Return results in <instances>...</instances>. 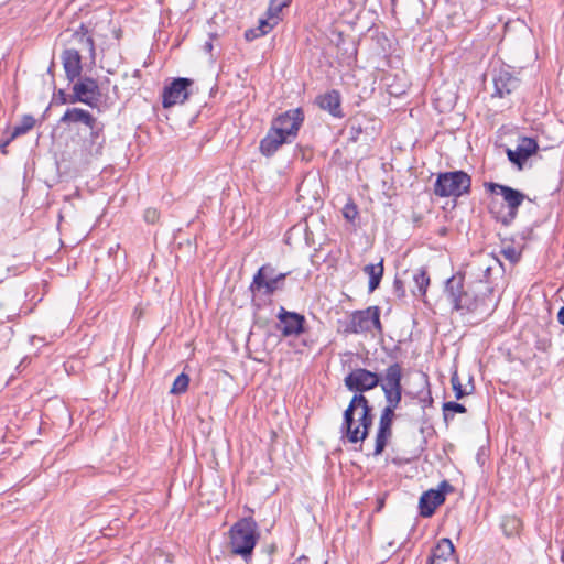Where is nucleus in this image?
<instances>
[{"label": "nucleus", "instance_id": "obj_1", "mask_svg": "<svg viewBox=\"0 0 564 564\" xmlns=\"http://www.w3.org/2000/svg\"><path fill=\"white\" fill-rule=\"evenodd\" d=\"M372 408L364 394H355L344 411L340 426L341 437L349 443L362 442L367 438L372 425Z\"/></svg>", "mask_w": 564, "mask_h": 564}, {"label": "nucleus", "instance_id": "obj_2", "mask_svg": "<svg viewBox=\"0 0 564 564\" xmlns=\"http://www.w3.org/2000/svg\"><path fill=\"white\" fill-rule=\"evenodd\" d=\"M485 188L491 194L500 195L506 203L499 210H495L496 200H491L490 212L495 215L497 221L503 226H510L517 218L518 209L525 199V195L508 185H502L494 182L485 183Z\"/></svg>", "mask_w": 564, "mask_h": 564}, {"label": "nucleus", "instance_id": "obj_3", "mask_svg": "<svg viewBox=\"0 0 564 564\" xmlns=\"http://www.w3.org/2000/svg\"><path fill=\"white\" fill-rule=\"evenodd\" d=\"M229 534L231 552L245 561L250 560L259 539L257 522L252 518H242L230 528Z\"/></svg>", "mask_w": 564, "mask_h": 564}, {"label": "nucleus", "instance_id": "obj_4", "mask_svg": "<svg viewBox=\"0 0 564 564\" xmlns=\"http://www.w3.org/2000/svg\"><path fill=\"white\" fill-rule=\"evenodd\" d=\"M289 274L290 272L276 273L271 263H265L253 275L249 290L254 296H272L284 289V281Z\"/></svg>", "mask_w": 564, "mask_h": 564}, {"label": "nucleus", "instance_id": "obj_5", "mask_svg": "<svg viewBox=\"0 0 564 564\" xmlns=\"http://www.w3.org/2000/svg\"><path fill=\"white\" fill-rule=\"evenodd\" d=\"M471 177L464 171L440 173L434 184L438 197H460L470 193Z\"/></svg>", "mask_w": 564, "mask_h": 564}, {"label": "nucleus", "instance_id": "obj_6", "mask_svg": "<svg viewBox=\"0 0 564 564\" xmlns=\"http://www.w3.org/2000/svg\"><path fill=\"white\" fill-rule=\"evenodd\" d=\"M402 367L399 362L391 364L382 375L381 389L384 393L387 405L395 411L402 400Z\"/></svg>", "mask_w": 564, "mask_h": 564}, {"label": "nucleus", "instance_id": "obj_7", "mask_svg": "<svg viewBox=\"0 0 564 564\" xmlns=\"http://www.w3.org/2000/svg\"><path fill=\"white\" fill-rule=\"evenodd\" d=\"M372 328L382 332L380 322V308L378 306H369L366 310L355 311L346 327L347 333L360 334L370 332Z\"/></svg>", "mask_w": 564, "mask_h": 564}, {"label": "nucleus", "instance_id": "obj_8", "mask_svg": "<svg viewBox=\"0 0 564 564\" xmlns=\"http://www.w3.org/2000/svg\"><path fill=\"white\" fill-rule=\"evenodd\" d=\"M100 99V88L91 77L79 78L73 85L72 94L68 96L69 104L83 102L91 108L97 107Z\"/></svg>", "mask_w": 564, "mask_h": 564}, {"label": "nucleus", "instance_id": "obj_9", "mask_svg": "<svg viewBox=\"0 0 564 564\" xmlns=\"http://www.w3.org/2000/svg\"><path fill=\"white\" fill-rule=\"evenodd\" d=\"M382 376L365 368H356L351 370L344 379L345 387L349 391L362 394L378 386L381 387Z\"/></svg>", "mask_w": 564, "mask_h": 564}, {"label": "nucleus", "instance_id": "obj_10", "mask_svg": "<svg viewBox=\"0 0 564 564\" xmlns=\"http://www.w3.org/2000/svg\"><path fill=\"white\" fill-rule=\"evenodd\" d=\"M304 121V112L301 108L286 110L276 116L271 123V127L281 132L285 138L292 142L299 133L300 128Z\"/></svg>", "mask_w": 564, "mask_h": 564}, {"label": "nucleus", "instance_id": "obj_11", "mask_svg": "<svg viewBox=\"0 0 564 564\" xmlns=\"http://www.w3.org/2000/svg\"><path fill=\"white\" fill-rule=\"evenodd\" d=\"M276 318L279 321L276 328L283 337H299L305 332L306 318L300 313L288 311L281 306Z\"/></svg>", "mask_w": 564, "mask_h": 564}, {"label": "nucleus", "instance_id": "obj_12", "mask_svg": "<svg viewBox=\"0 0 564 564\" xmlns=\"http://www.w3.org/2000/svg\"><path fill=\"white\" fill-rule=\"evenodd\" d=\"M105 124L97 126L93 129H78L77 133L82 139V151L89 156H99L102 153L106 143L104 133Z\"/></svg>", "mask_w": 564, "mask_h": 564}, {"label": "nucleus", "instance_id": "obj_13", "mask_svg": "<svg viewBox=\"0 0 564 564\" xmlns=\"http://www.w3.org/2000/svg\"><path fill=\"white\" fill-rule=\"evenodd\" d=\"M193 80L185 77L174 79L163 90L162 105L164 108L173 107L177 104H183L188 97V87Z\"/></svg>", "mask_w": 564, "mask_h": 564}, {"label": "nucleus", "instance_id": "obj_14", "mask_svg": "<svg viewBox=\"0 0 564 564\" xmlns=\"http://www.w3.org/2000/svg\"><path fill=\"white\" fill-rule=\"evenodd\" d=\"M538 150L539 144L535 139L521 137L514 150L507 149V156L512 164L521 170L527 160L535 154Z\"/></svg>", "mask_w": 564, "mask_h": 564}, {"label": "nucleus", "instance_id": "obj_15", "mask_svg": "<svg viewBox=\"0 0 564 564\" xmlns=\"http://www.w3.org/2000/svg\"><path fill=\"white\" fill-rule=\"evenodd\" d=\"M61 123L64 124H76L80 123L84 126L83 129L89 130L97 126L102 124L95 116L88 110L82 108H68L59 119Z\"/></svg>", "mask_w": 564, "mask_h": 564}, {"label": "nucleus", "instance_id": "obj_16", "mask_svg": "<svg viewBox=\"0 0 564 564\" xmlns=\"http://www.w3.org/2000/svg\"><path fill=\"white\" fill-rule=\"evenodd\" d=\"M62 63L69 82H74L79 78L82 74V55L79 50L66 48L62 53Z\"/></svg>", "mask_w": 564, "mask_h": 564}, {"label": "nucleus", "instance_id": "obj_17", "mask_svg": "<svg viewBox=\"0 0 564 564\" xmlns=\"http://www.w3.org/2000/svg\"><path fill=\"white\" fill-rule=\"evenodd\" d=\"M445 501V494L442 490L430 489L425 491L419 501L420 514L424 518L432 517L438 506Z\"/></svg>", "mask_w": 564, "mask_h": 564}, {"label": "nucleus", "instance_id": "obj_18", "mask_svg": "<svg viewBox=\"0 0 564 564\" xmlns=\"http://www.w3.org/2000/svg\"><path fill=\"white\" fill-rule=\"evenodd\" d=\"M316 104L321 109L328 111L335 118L344 117L341 111V96L336 89H332L317 96Z\"/></svg>", "mask_w": 564, "mask_h": 564}, {"label": "nucleus", "instance_id": "obj_19", "mask_svg": "<svg viewBox=\"0 0 564 564\" xmlns=\"http://www.w3.org/2000/svg\"><path fill=\"white\" fill-rule=\"evenodd\" d=\"M285 143H291L289 138L270 127L265 137L260 141L259 150L261 154L270 158Z\"/></svg>", "mask_w": 564, "mask_h": 564}, {"label": "nucleus", "instance_id": "obj_20", "mask_svg": "<svg viewBox=\"0 0 564 564\" xmlns=\"http://www.w3.org/2000/svg\"><path fill=\"white\" fill-rule=\"evenodd\" d=\"M495 93L492 96L505 97L519 86V79L509 70L500 69L494 77Z\"/></svg>", "mask_w": 564, "mask_h": 564}, {"label": "nucleus", "instance_id": "obj_21", "mask_svg": "<svg viewBox=\"0 0 564 564\" xmlns=\"http://www.w3.org/2000/svg\"><path fill=\"white\" fill-rule=\"evenodd\" d=\"M466 291L464 290V276L453 275L446 281L445 293L453 308L460 303V297Z\"/></svg>", "mask_w": 564, "mask_h": 564}, {"label": "nucleus", "instance_id": "obj_22", "mask_svg": "<svg viewBox=\"0 0 564 564\" xmlns=\"http://www.w3.org/2000/svg\"><path fill=\"white\" fill-rule=\"evenodd\" d=\"M454 553L455 547L453 542L447 538H443L437 542L427 561H433V564L437 560L447 561L451 556L454 555Z\"/></svg>", "mask_w": 564, "mask_h": 564}, {"label": "nucleus", "instance_id": "obj_23", "mask_svg": "<svg viewBox=\"0 0 564 564\" xmlns=\"http://www.w3.org/2000/svg\"><path fill=\"white\" fill-rule=\"evenodd\" d=\"M364 272L369 276L368 290L373 292L379 286L383 275V260L381 259L376 264H367Z\"/></svg>", "mask_w": 564, "mask_h": 564}, {"label": "nucleus", "instance_id": "obj_24", "mask_svg": "<svg viewBox=\"0 0 564 564\" xmlns=\"http://www.w3.org/2000/svg\"><path fill=\"white\" fill-rule=\"evenodd\" d=\"M500 528L507 538H513L520 534L522 521L516 516H505L501 518Z\"/></svg>", "mask_w": 564, "mask_h": 564}, {"label": "nucleus", "instance_id": "obj_25", "mask_svg": "<svg viewBox=\"0 0 564 564\" xmlns=\"http://www.w3.org/2000/svg\"><path fill=\"white\" fill-rule=\"evenodd\" d=\"M412 279L414 282L412 293L417 296H424L426 294L427 286L430 285V276L427 271L421 268L413 273Z\"/></svg>", "mask_w": 564, "mask_h": 564}, {"label": "nucleus", "instance_id": "obj_26", "mask_svg": "<svg viewBox=\"0 0 564 564\" xmlns=\"http://www.w3.org/2000/svg\"><path fill=\"white\" fill-rule=\"evenodd\" d=\"M73 37L82 45V50L89 53L91 58H95V44L90 35H88L87 28L82 24L79 29L73 34Z\"/></svg>", "mask_w": 564, "mask_h": 564}, {"label": "nucleus", "instance_id": "obj_27", "mask_svg": "<svg viewBox=\"0 0 564 564\" xmlns=\"http://www.w3.org/2000/svg\"><path fill=\"white\" fill-rule=\"evenodd\" d=\"M459 300L460 303H457L453 308L457 312L473 313L476 312L479 307L478 297L469 291H466Z\"/></svg>", "mask_w": 564, "mask_h": 564}, {"label": "nucleus", "instance_id": "obj_28", "mask_svg": "<svg viewBox=\"0 0 564 564\" xmlns=\"http://www.w3.org/2000/svg\"><path fill=\"white\" fill-rule=\"evenodd\" d=\"M391 435H392V426L379 424L377 435H376V445H375L373 455L378 456L384 451Z\"/></svg>", "mask_w": 564, "mask_h": 564}, {"label": "nucleus", "instance_id": "obj_29", "mask_svg": "<svg viewBox=\"0 0 564 564\" xmlns=\"http://www.w3.org/2000/svg\"><path fill=\"white\" fill-rule=\"evenodd\" d=\"M36 124V119L32 115H23L18 124L12 129V138H19L30 132Z\"/></svg>", "mask_w": 564, "mask_h": 564}, {"label": "nucleus", "instance_id": "obj_30", "mask_svg": "<svg viewBox=\"0 0 564 564\" xmlns=\"http://www.w3.org/2000/svg\"><path fill=\"white\" fill-rule=\"evenodd\" d=\"M290 3L291 0H271L267 10V14L270 17V20H275V22H278L280 12Z\"/></svg>", "mask_w": 564, "mask_h": 564}, {"label": "nucleus", "instance_id": "obj_31", "mask_svg": "<svg viewBox=\"0 0 564 564\" xmlns=\"http://www.w3.org/2000/svg\"><path fill=\"white\" fill-rule=\"evenodd\" d=\"M188 384H189L188 375H186L185 372H182L175 378V380L172 384V388L170 390V393L182 394V393L186 392Z\"/></svg>", "mask_w": 564, "mask_h": 564}, {"label": "nucleus", "instance_id": "obj_32", "mask_svg": "<svg viewBox=\"0 0 564 564\" xmlns=\"http://www.w3.org/2000/svg\"><path fill=\"white\" fill-rule=\"evenodd\" d=\"M467 410L465 408L464 404L462 403H458V402H454V401H449V402H445L443 404V413H444V419L447 421L448 419H453V414L452 413H465Z\"/></svg>", "mask_w": 564, "mask_h": 564}, {"label": "nucleus", "instance_id": "obj_33", "mask_svg": "<svg viewBox=\"0 0 564 564\" xmlns=\"http://www.w3.org/2000/svg\"><path fill=\"white\" fill-rule=\"evenodd\" d=\"M13 329L9 326H0V350L8 347L9 343L13 337Z\"/></svg>", "mask_w": 564, "mask_h": 564}, {"label": "nucleus", "instance_id": "obj_34", "mask_svg": "<svg viewBox=\"0 0 564 564\" xmlns=\"http://www.w3.org/2000/svg\"><path fill=\"white\" fill-rule=\"evenodd\" d=\"M451 383H452V388H453V391L455 393V398L457 400L464 398L466 394H468L466 392V390L463 389V386H462V382L458 378V375L457 372H454L452 378H451Z\"/></svg>", "mask_w": 564, "mask_h": 564}, {"label": "nucleus", "instance_id": "obj_35", "mask_svg": "<svg viewBox=\"0 0 564 564\" xmlns=\"http://www.w3.org/2000/svg\"><path fill=\"white\" fill-rule=\"evenodd\" d=\"M278 24V22H275V20H270V17H268V19H260L259 20V25L256 28L259 33L258 34H262V35H265L268 34L275 25Z\"/></svg>", "mask_w": 564, "mask_h": 564}, {"label": "nucleus", "instance_id": "obj_36", "mask_svg": "<svg viewBox=\"0 0 564 564\" xmlns=\"http://www.w3.org/2000/svg\"><path fill=\"white\" fill-rule=\"evenodd\" d=\"M393 417L394 411L390 410V408H384L381 412L379 424L392 426Z\"/></svg>", "mask_w": 564, "mask_h": 564}, {"label": "nucleus", "instance_id": "obj_37", "mask_svg": "<svg viewBox=\"0 0 564 564\" xmlns=\"http://www.w3.org/2000/svg\"><path fill=\"white\" fill-rule=\"evenodd\" d=\"M343 215L347 220L352 221L358 215L356 205L352 203L346 204L343 208Z\"/></svg>", "mask_w": 564, "mask_h": 564}, {"label": "nucleus", "instance_id": "obj_38", "mask_svg": "<svg viewBox=\"0 0 564 564\" xmlns=\"http://www.w3.org/2000/svg\"><path fill=\"white\" fill-rule=\"evenodd\" d=\"M348 130H349V140L352 142H356L362 132L361 124H359V123L356 124L355 122H351L349 124Z\"/></svg>", "mask_w": 564, "mask_h": 564}, {"label": "nucleus", "instance_id": "obj_39", "mask_svg": "<svg viewBox=\"0 0 564 564\" xmlns=\"http://www.w3.org/2000/svg\"><path fill=\"white\" fill-rule=\"evenodd\" d=\"M159 212L155 208H148L144 212V220L149 224H154L159 220Z\"/></svg>", "mask_w": 564, "mask_h": 564}, {"label": "nucleus", "instance_id": "obj_40", "mask_svg": "<svg viewBox=\"0 0 564 564\" xmlns=\"http://www.w3.org/2000/svg\"><path fill=\"white\" fill-rule=\"evenodd\" d=\"M502 253H503L505 258L510 260L511 262H517L519 260V253L512 247L503 249Z\"/></svg>", "mask_w": 564, "mask_h": 564}, {"label": "nucleus", "instance_id": "obj_41", "mask_svg": "<svg viewBox=\"0 0 564 564\" xmlns=\"http://www.w3.org/2000/svg\"><path fill=\"white\" fill-rule=\"evenodd\" d=\"M394 292L399 297H403L405 295V289L403 281L400 279H395L393 282Z\"/></svg>", "mask_w": 564, "mask_h": 564}, {"label": "nucleus", "instance_id": "obj_42", "mask_svg": "<svg viewBox=\"0 0 564 564\" xmlns=\"http://www.w3.org/2000/svg\"><path fill=\"white\" fill-rule=\"evenodd\" d=\"M259 31L254 28V29H248L246 32H245V39L246 41L248 42H251L260 36H263L262 34H258Z\"/></svg>", "mask_w": 564, "mask_h": 564}, {"label": "nucleus", "instance_id": "obj_43", "mask_svg": "<svg viewBox=\"0 0 564 564\" xmlns=\"http://www.w3.org/2000/svg\"><path fill=\"white\" fill-rule=\"evenodd\" d=\"M15 138H12V132L10 133V135L2 140L0 142V151L3 153V154H7L8 151H7V147L14 140Z\"/></svg>", "mask_w": 564, "mask_h": 564}, {"label": "nucleus", "instance_id": "obj_44", "mask_svg": "<svg viewBox=\"0 0 564 564\" xmlns=\"http://www.w3.org/2000/svg\"><path fill=\"white\" fill-rule=\"evenodd\" d=\"M153 560L154 562H164V564H166L167 562H170V558L167 555H164L163 553H155L153 555Z\"/></svg>", "mask_w": 564, "mask_h": 564}, {"label": "nucleus", "instance_id": "obj_45", "mask_svg": "<svg viewBox=\"0 0 564 564\" xmlns=\"http://www.w3.org/2000/svg\"><path fill=\"white\" fill-rule=\"evenodd\" d=\"M557 321L564 326V306L560 308L557 313Z\"/></svg>", "mask_w": 564, "mask_h": 564}, {"label": "nucleus", "instance_id": "obj_46", "mask_svg": "<svg viewBox=\"0 0 564 564\" xmlns=\"http://www.w3.org/2000/svg\"><path fill=\"white\" fill-rule=\"evenodd\" d=\"M422 401H423V402H425V403H427L429 405H431V404H432L433 399H432V397H431V392H430V390H427V397H426L425 399H422Z\"/></svg>", "mask_w": 564, "mask_h": 564}, {"label": "nucleus", "instance_id": "obj_47", "mask_svg": "<svg viewBox=\"0 0 564 564\" xmlns=\"http://www.w3.org/2000/svg\"><path fill=\"white\" fill-rule=\"evenodd\" d=\"M59 96H61V100H62V104H67L69 102L68 101V98L65 97V94L63 90H59Z\"/></svg>", "mask_w": 564, "mask_h": 564}, {"label": "nucleus", "instance_id": "obj_48", "mask_svg": "<svg viewBox=\"0 0 564 564\" xmlns=\"http://www.w3.org/2000/svg\"><path fill=\"white\" fill-rule=\"evenodd\" d=\"M442 486H448V484L446 481H443Z\"/></svg>", "mask_w": 564, "mask_h": 564}, {"label": "nucleus", "instance_id": "obj_49", "mask_svg": "<svg viewBox=\"0 0 564 564\" xmlns=\"http://www.w3.org/2000/svg\"><path fill=\"white\" fill-rule=\"evenodd\" d=\"M427 564H433V561H427Z\"/></svg>", "mask_w": 564, "mask_h": 564}]
</instances>
